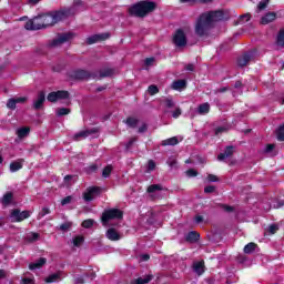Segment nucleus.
<instances>
[{"label": "nucleus", "mask_w": 284, "mask_h": 284, "mask_svg": "<svg viewBox=\"0 0 284 284\" xmlns=\"http://www.w3.org/2000/svg\"><path fill=\"white\" fill-rule=\"evenodd\" d=\"M223 19V11H210L202 13L195 23V34L197 37H207L214 21H221Z\"/></svg>", "instance_id": "1"}, {"label": "nucleus", "mask_w": 284, "mask_h": 284, "mask_svg": "<svg viewBox=\"0 0 284 284\" xmlns=\"http://www.w3.org/2000/svg\"><path fill=\"white\" fill-rule=\"evenodd\" d=\"M72 12L70 9H61L59 11H52L50 13H44L40 17H38V21L40 23L41 28H49V26H54L55 23H59V21H63V19H67V17H70Z\"/></svg>", "instance_id": "2"}, {"label": "nucleus", "mask_w": 284, "mask_h": 284, "mask_svg": "<svg viewBox=\"0 0 284 284\" xmlns=\"http://www.w3.org/2000/svg\"><path fill=\"white\" fill-rule=\"evenodd\" d=\"M154 10H156V2L144 0V1L138 2L132 8H130L129 12L134 17L143 18V17H148L150 12H154Z\"/></svg>", "instance_id": "3"}, {"label": "nucleus", "mask_w": 284, "mask_h": 284, "mask_svg": "<svg viewBox=\"0 0 284 284\" xmlns=\"http://www.w3.org/2000/svg\"><path fill=\"white\" fill-rule=\"evenodd\" d=\"M123 219V211L119 209H110L102 213V225L106 226L110 224L111 221H121Z\"/></svg>", "instance_id": "4"}, {"label": "nucleus", "mask_w": 284, "mask_h": 284, "mask_svg": "<svg viewBox=\"0 0 284 284\" xmlns=\"http://www.w3.org/2000/svg\"><path fill=\"white\" fill-rule=\"evenodd\" d=\"M101 192H103V189H101V186H89L83 193V199L85 203L94 201V199L99 196Z\"/></svg>", "instance_id": "5"}, {"label": "nucleus", "mask_w": 284, "mask_h": 284, "mask_svg": "<svg viewBox=\"0 0 284 284\" xmlns=\"http://www.w3.org/2000/svg\"><path fill=\"white\" fill-rule=\"evenodd\" d=\"M72 39H74V33L72 32L62 33L51 42V47L59 48V45H63V43H68V41H72Z\"/></svg>", "instance_id": "6"}, {"label": "nucleus", "mask_w": 284, "mask_h": 284, "mask_svg": "<svg viewBox=\"0 0 284 284\" xmlns=\"http://www.w3.org/2000/svg\"><path fill=\"white\" fill-rule=\"evenodd\" d=\"M173 43L176 48H185L187 45V37H185V32L182 29L176 30L173 36Z\"/></svg>", "instance_id": "7"}, {"label": "nucleus", "mask_w": 284, "mask_h": 284, "mask_svg": "<svg viewBox=\"0 0 284 284\" xmlns=\"http://www.w3.org/2000/svg\"><path fill=\"white\" fill-rule=\"evenodd\" d=\"M70 93L68 91H53L48 94L47 101L50 103H57V101H63V99H68Z\"/></svg>", "instance_id": "8"}, {"label": "nucleus", "mask_w": 284, "mask_h": 284, "mask_svg": "<svg viewBox=\"0 0 284 284\" xmlns=\"http://www.w3.org/2000/svg\"><path fill=\"white\" fill-rule=\"evenodd\" d=\"M26 219H30V211H20L19 209H14L11 212V221L13 223H21V221H26Z\"/></svg>", "instance_id": "9"}, {"label": "nucleus", "mask_w": 284, "mask_h": 284, "mask_svg": "<svg viewBox=\"0 0 284 284\" xmlns=\"http://www.w3.org/2000/svg\"><path fill=\"white\" fill-rule=\"evenodd\" d=\"M99 132V129H85L74 134L73 139L74 141H81L83 139H88V136H92V134H97Z\"/></svg>", "instance_id": "10"}, {"label": "nucleus", "mask_w": 284, "mask_h": 284, "mask_svg": "<svg viewBox=\"0 0 284 284\" xmlns=\"http://www.w3.org/2000/svg\"><path fill=\"white\" fill-rule=\"evenodd\" d=\"M106 39H110V33L93 34L87 39V43L92 45V43H99V41H105Z\"/></svg>", "instance_id": "11"}, {"label": "nucleus", "mask_w": 284, "mask_h": 284, "mask_svg": "<svg viewBox=\"0 0 284 284\" xmlns=\"http://www.w3.org/2000/svg\"><path fill=\"white\" fill-rule=\"evenodd\" d=\"M28 101L27 97L11 98L7 102V108L9 110H17V103H26Z\"/></svg>", "instance_id": "12"}, {"label": "nucleus", "mask_w": 284, "mask_h": 284, "mask_svg": "<svg viewBox=\"0 0 284 284\" xmlns=\"http://www.w3.org/2000/svg\"><path fill=\"white\" fill-rule=\"evenodd\" d=\"M252 61V53H244L237 58L239 68H245Z\"/></svg>", "instance_id": "13"}, {"label": "nucleus", "mask_w": 284, "mask_h": 284, "mask_svg": "<svg viewBox=\"0 0 284 284\" xmlns=\"http://www.w3.org/2000/svg\"><path fill=\"white\" fill-rule=\"evenodd\" d=\"M43 103H45V92L40 91L37 100L33 102L34 110H41V108H43Z\"/></svg>", "instance_id": "14"}, {"label": "nucleus", "mask_w": 284, "mask_h": 284, "mask_svg": "<svg viewBox=\"0 0 284 284\" xmlns=\"http://www.w3.org/2000/svg\"><path fill=\"white\" fill-rule=\"evenodd\" d=\"M26 30H41V24L39 23V18L29 20L24 24Z\"/></svg>", "instance_id": "15"}, {"label": "nucleus", "mask_w": 284, "mask_h": 284, "mask_svg": "<svg viewBox=\"0 0 284 284\" xmlns=\"http://www.w3.org/2000/svg\"><path fill=\"white\" fill-rule=\"evenodd\" d=\"M23 163H26V160L18 159L10 163V172H19V170L23 169Z\"/></svg>", "instance_id": "16"}, {"label": "nucleus", "mask_w": 284, "mask_h": 284, "mask_svg": "<svg viewBox=\"0 0 284 284\" xmlns=\"http://www.w3.org/2000/svg\"><path fill=\"white\" fill-rule=\"evenodd\" d=\"M74 79H78L80 81H85V79H90L92 74L87 70H78L73 73Z\"/></svg>", "instance_id": "17"}, {"label": "nucleus", "mask_w": 284, "mask_h": 284, "mask_svg": "<svg viewBox=\"0 0 284 284\" xmlns=\"http://www.w3.org/2000/svg\"><path fill=\"white\" fill-rule=\"evenodd\" d=\"M232 154H234V146H226L224 153L217 155V161H225V159H230Z\"/></svg>", "instance_id": "18"}, {"label": "nucleus", "mask_w": 284, "mask_h": 284, "mask_svg": "<svg viewBox=\"0 0 284 284\" xmlns=\"http://www.w3.org/2000/svg\"><path fill=\"white\" fill-rule=\"evenodd\" d=\"M106 239H109V241H121V234L116 232L115 229L111 227L106 231Z\"/></svg>", "instance_id": "19"}, {"label": "nucleus", "mask_w": 284, "mask_h": 284, "mask_svg": "<svg viewBox=\"0 0 284 284\" xmlns=\"http://www.w3.org/2000/svg\"><path fill=\"white\" fill-rule=\"evenodd\" d=\"M61 276H63V273L58 271L57 273H52L51 275L47 276L44 281L45 283H58V281H61Z\"/></svg>", "instance_id": "20"}, {"label": "nucleus", "mask_w": 284, "mask_h": 284, "mask_svg": "<svg viewBox=\"0 0 284 284\" xmlns=\"http://www.w3.org/2000/svg\"><path fill=\"white\" fill-rule=\"evenodd\" d=\"M45 263H48V260L45 257H40L38 261L29 264V270H41Z\"/></svg>", "instance_id": "21"}, {"label": "nucleus", "mask_w": 284, "mask_h": 284, "mask_svg": "<svg viewBox=\"0 0 284 284\" xmlns=\"http://www.w3.org/2000/svg\"><path fill=\"white\" fill-rule=\"evenodd\" d=\"M276 20V12H268L261 19L262 26H267V23H272V21Z\"/></svg>", "instance_id": "22"}, {"label": "nucleus", "mask_w": 284, "mask_h": 284, "mask_svg": "<svg viewBox=\"0 0 284 284\" xmlns=\"http://www.w3.org/2000/svg\"><path fill=\"white\" fill-rule=\"evenodd\" d=\"M193 271L195 272V274L197 276H201V274H203L205 272V262H203V261L195 262L193 264Z\"/></svg>", "instance_id": "23"}, {"label": "nucleus", "mask_w": 284, "mask_h": 284, "mask_svg": "<svg viewBox=\"0 0 284 284\" xmlns=\"http://www.w3.org/2000/svg\"><path fill=\"white\" fill-rule=\"evenodd\" d=\"M12 201H14V193H12V192L4 193L1 199V203H2V205H4V207H7V205H10V203H12Z\"/></svg>", "instance_id": "24"}, {"label": "nucleus", "mask_w": 284, "mask_h": 284, "mask_svg": "<svg viewBox=\"0 0 284 284\" xmlns=\"http://www.w3.org/2000/svg\"><path fill=\"white\" fill-rule=\"evenodd\" d=\"M18 139H26L28 134H30V128L29 126H23L17 130L16 132Z\"/></svg>", "instance_id": "25"}, {"label": "nucleus", "mask_w": 284, "mask_h": 284, "mask_svg": "<svg viewBox=\"0 0 284 284\" xmlns=\"http://www.w3.org/2000/svg\"><path fill=\"white\" fill-rule=\"evenodd\" d=\"M187 82L185 80H176L172 83L173 90H185Z\"/></svg>", "instance_id": "26"}, {"label": "nucleus", "mask_w": 284, "mask_h": 284, "mask_svg": "<svg viewBox=\"0 0 284 284\" xmlns=\"http://www.w3.org/2000/svg\"><path fill=\"white\" fill-rule=\"evenodd\" d=\"M197 113L201 115H205L210 113V103H203L197 106Z\"/></svg>", "instance_id": "27"}, {"label": "nucleus", "mask_w": 284, "mask_h": 284, "mask_svg": "<svg viewBox=\"0 0 284 284\" xmlns=\"http://www.w3.org/2000/svg\"><path fill=\"white\" fill-rule=\"evenodd\" d=\"M200 236L201 235L199 233L192 231L186 235L185 241H187L189 243H196V241H199Z\"/></svg>", "instance_id": "28"}, {"label": "nucleus", "mask_w": 284, "mask_h": 284, "mask_svg": "<svg viewBox=\"0 0 284 284\" xmlns=\"http://www.w3.org/2000/svg\"><path fill=\"white\" fill-rule=\"evenodd\" d=\"M161 145L166 146V145H179V138L173 136L166 140H163L161 142Z\"/></svg>", "instance_id": "29"}, {"label": "nucleus", "mask_w": 284, "mask_h": 284, "mask_svg": "<svg viewBox=\"0 0 284 284\" xmlns=\"http://www.w3.org/2000/svg\"><path fill=\"white\" fill-rule=\"evenodd\" d=\"M163 190V185L161 184H153L150 185L146 190L149 194H154V192H161Z\"/></svg>", "instance_id": "30"}, {"label": "nucleus", "mask_w": 284, "mask_h": 284, "mask_svg": "<svg viewBox=\"0 0 284 284\" xmlns=\"http://www.w3.org/2000/svg\"><path fill=\"white\" fill-rule=\"evenodd\" d=\"M257 245L254 242H251L244 246V254H252L256 250Z\"/></svg>", "instance_id": "31"}, {"label": "nucleus", "mask_w": 284, "mask_h": 284, "mask_svg": "<svg viewBox=\"0 0 284 284\" xmlns=\"http://www.w3.org/2000/svg\"><path fill=\"white\" fill-rule=\"evenodd\" d=\"M114 74V69H103L100 71V79H105L106 77H112Z\"/></svg>", "instance_id": "32"}, {"label": "nucleus", "mask_w": 284, "mask_h": 284, "mask_svg": "<svg viewBox=\"0 0 284 284\" xmlns=\"http://www.w3.org/2000/svg\"><path fill=\"white\" fill-rule=\"evenodd\" d=\"M125 124L129 125V128H136V125H139V119L136 118H128L125 121H124Z\"/></svg>", "instance_id": "33"}, {"label": "nucleus", "mask_w": 284, "mask_h": 284, "mask_svg": "<svg viewBox=\"0 0 284 284\" xmlns=\"http://www.w3.org/2000/svg\"><path fill=\"white\" fill-rule=\"evenodd\" d=\"M150 281H152V276L145 275L144 277H139L134 280V284H148Z\"/></svg>", "instance_id": "34"}, {"label": "nucleus", "mask_w": 284, "mask_h": 284, "mask_svg": "<svg viewBox=\"0 0 284 284\" xmlns=\"http://www.w3.org/2000/svg\"><path fill=\"white\" fill-rule=\"evenodd\" d=\"M83 241H85V239L81 235L73 237L74 247H81V245H83Z\"/></svg>", "instance_id": "35"}, {"label": "nucleus", "mask_w": 284, "mask_h": 284, "mask_svg": "<svg viewBox=\"0 0 284 284\" xmlns=\"http://www.w3.org/2000/svg\"><path fill=\"white\" fill-rule=\"evenodd\" d=\"M276 44L280 45V48H284V32L280 31L276 39Z\"/></svg>", "instance_id": "36"}, {"label": "nucleus", "mask_w": 284, "mask_h": 284, "mask_svg": "<svg viewBox=\"0 0 284 284\" xmlns=\"http://www.w3.org/2000/svg\"><path fill=\"white\" fill-rule=\"evenodd\" d=\"M148 92L151 97H154V94H159V87L154 85V84H151L149 88H148Z\"/></svg>", "instance_id": "37"}, {"label": "nucleus", "mask_w": 284, "mask_h": 284, "mask_svg": "<svg viewBox=\"0 0 284 284\" xmlns=\"http://www.w3.org/2000/svg\"><path fill=\"white\" fill-rule=\"evenodd\" d=\"M27 241L29 243H34V241H39V233H30L28 236H27Z\"/></svg>", "instance_id": "38"}, {"label": "nucleus", "mask_w": 284, "mask_h": 284, "mask_svg": "<svg viewBox=\"0 0 284 284\" xmlns=\"http://www.w3.org/2000/svg\"><path fill=\"white\" fill-rule=\"evenodd\" d=\"M69 112H70V109H68V108L57 109L58 116H65V115H68Z\"/></svg>", "instance_id": "39"}, {"label": "nucleus", "mask_w": 284, "mask_h": 284, "mask_svg": "<svg viewBox=\"0 0 284 284\" xmlns=\"http://www.w3.org/2000/svg\"><path fill=\"white\" fill-rule=\"evenodd\" d=\"M227 130H230V125L217 126L215 129V134L219 136V134H223V132H227Z\"/></svg>", "instance_id": "40"}, {"label": "nucleus", "mask_w": 284, "mask_h": 284, "mask_svg": "<svg viewBox=\"0 0 284 284\" xmlns=\"http://www.w3.org/2000/svg\"><path fill=\"white\" fill-rule=\"evenodd\" d=\"M276 134H277V141H284V125L277 129Z\"/></svg>", "instance_id": "41"}, {"label": "nucleus", "mask_w": 284, "mask_h": 284, "mask_svg": "<svg viewBox=\"0 0 284 284\" xmlns=\"http://www.w3.org/2000/svg\"><path fill=\"white\" fill-rule=\"evenodd\" d=\"M166 112H171L173 119H179L180 115L182 114L181 108H179V106H175L174 111H166Z\"/></svg>", "instance_id": "42"}, {"label": "nucleus", "mask_w": 284, "mask_h": 284, "mask_svg": "<svg viewBox=\"0 0 284 284\" xmlns=\"http://www.w3.org/2000/svg\"><path fill=\"white\" fill-rule=\"evenodd\" d=\"M164 105L165 108H168V110H172L176 108V105L174 104V101H172V99H165L164 100Z\"/></svg>", "instance_id": "43"}, {"label": "nucleus", "mask_w": 284, "mask_h": 284, "mask_svg": "<svg viewBox=\"0 0 284 284\" xmlns=\"http://www.w3.org/2000/svg\"><path fill=\"white\" fill-rule=\"evenodd\" d=\"M112 174V165H108L106 168L103 169L102 176L104 179H108Z\"/></svg>", "instance_id": "44"}, {"label": "nucleus", "mask_w": 284, "mask_h": 284, "mask_svg": "<svg viewBox=\"0 0 284 284\" xmlns=\"http://www.w3.org/2000/svg\"><path fill=\"white\" fill-rule=\"evenodd\" d=\"M94 225V220H85L82 222V227H85L87 230L92 227Z\"/></svg>", "instance_id": "45"}, {"label": "nucleus", "mask_w": 284, "mask_h": 284, "mask_svg": "<svg viewBox=\"0 0 284 284\" xmlns=\"http://www.w3.org/2000/svg\"><path fill=\"white\" fill-rule=\"evenodd\" d=\"M270 234H276L278 232V224H272L268 226Z\"/></svg>", "instance_id": "46"}, {"label": "nucleus", "mask_w": 284, "mask_h": 284, "mask_svg": "<svg viewBox=\"0 0 284 284\" xmlns=\"http://www.w3.org/2000/svg\"><path fill=\"white\" fill-rule=\"evenodd\" d=\"M215 191H216V187L213 186V185H209V186H205V187H204L205 194H212V193L215 192Z\"/></svg>", "instance_id": "47"}, {"label": "nucleus", "mask_w": 284, "mask_h": 284, "mask_svg": "<svg viewBox=\"0 0 284 284\" xmlns=\"http://www.w3.org/2000/svg\"><path fill=\"white\" fill-rule=\"evenodd\" d=\"M268 0L261 1L257 6L258 10H265L267 8Z\"/></svg>", "instance_id": "48"}, {"label": "nucleus", "mask_w": 284, "mask_h": 284, "mask_svg": "<svg viewBox=\"0 0 284 284\" xmlns=\"http://www.w3.org/2000/svg\"><path fill=\"white\" fill-rule=\"evenodd\" d=\"M197 175H199V172H196V170H194V169H190L186 171V176L192 178V176H197Z\"/></svg>", "instance_id": "49"}, {"label": "nucleus", "mask_w": 284, "mask_h": 284, "mask_svg": "<svg viewBox=\"0 0 284 284\" xmlns=\"http://www.w3.org/2000/svg\"><path fill=\"white\" fill-rule=\"evenodd\" d=\"M99 166L97 164H91L89 168H87L88 174H92V172H97Z\"/></svg>", "instance_id": "50"}, {"label": "nucleus", "mask_w": 284, "mask_h": 284, "mask_svg": "<svg viewBox=\"0 0 284 284\" xmlns=\"http://www.w3.org/2000/svg\"><path fill=\"white\" fill-rule=\"evenodd\" d=\"M69 203H72V196H71V195L64 197V199L61 201V205H69Z\"/></svg>", "instance_id": "51"}, {"label": "nucleus", "mask_w": 284, "mask_h": 284, "mask_svg": "<svg viewBox=\"0 0 284 284\" xmlns=\"http://www.w3.org/2000/svg\"><path fill=\"white\" fill-rule=\"evenodd\" d=\"M144 65H146L148 68H150V65H154V58H146L144 60Z\"/></svg>", "instance_id": "52"}, {"label": "nucleus", "mask_w": 284, "mask_h": 284, "mask_svg": "<svg viewBox=\"0 0 284 284\" xmlns=\"http://www.w3.org/2000/svg\"><path fill=\"white\" fill-rule=\"evenodd\" d=\"M207 181H210L211 183H216V181H219V178L214 174H209Z\"/></svg>", "instance_id": "53"}, {"label": "nucleus", "mask_w": 284, "mask_h": 284, "mask_svg": "<svg viewBox=\"0 0 284 284\" xmlns=\"http://www.w3.org/2000/svg\"><path fill=\"white\" fill-rule=\"evenodd\" d=\"M274 148H275L274 144H267L266 148H265V150H264V152H265L266 154H270V152H273V151H274Z\"/></svg>", "instance_id": "54"}, {"label": "nucleus", "mask_w": 284, "mask_h": 284, "mask_svg": "<svg viewBox=\"0 0 284 284\" xmlns=\"http://www.w3.org/2000/svg\"><path fill=\"white\" fill-rule=\"evenodd\" d=\"M154 168H156V163H154V161H149V164H148V170L149 172H152L154 170Z\"/></svg>", "instance_id": "55"}, {"label": "nucleus", "mask_w": 284, "mask_h": 284, "mask_svg": "<svg viewBox=\"0 0 284 284\" xmlns=\"http://www.w3.org/2000/svg\"><path fill=\"white\" fill-rule=\"evenodd\" d=\"M70 227H72L70 223H64L60 225V230L63 232H67V230H69Z\"/></svg>", "instance_id": "56"}, {"label": "nucleus", "mask_w": 284, "mask_h": 284, "mask_svg": "<svg viewBox=\"0 0 284 284\" xmlns=\"http://www.w3.org/2000/svg\"><path fill=\"white\" fill-rule=\"evenodd\" d=\"M138 132H139L140 134H143V132H148V124L143 123V124L139 128Z\"/></svg>", "instance_id": "57"}, {"label": "nucleus", "mask_w": 284, "mask_h": 284, "mask_svg": "<svg viewBox=\"0 0 284 284\" xmlns=\"http://www.w3.org/2000/svg\"><path fill=\"white\" fill-rule=\"evenodd\" d=\"M250 19H252V17L250 16V13L243 14L241 16V21L243 23H245V21H250Z\"/></svg>", "instance_id": "58"}, {"label": "nucleus", "mask_w": 284, "mask_h": 284, "mask_svg": "<svg viewBox=\"0 0 284 284\" xmlns=\"http://www.w3.org/2000/svg\"><path fill=\"white\" fill-rule=\"evenodd\" d=\"M185 70H187V72H194V64H186Z\"/></svg>", "instance_id": "59"}, {"label": "nucleus", "mask_w": 284, "mask_h": 284, "mask_svg": "<svg viewBox=\"0 0 284 284\" xmlns=\"http://www.w3.org/2000/svg\"><path fill=\"white\" fill-rule=\"evenodd\" d=\"M47 214H50V209L43 207L41 212V216H45Z\"/></svg>", "instance_id": "60"}, {"label": "nucleus", "mask_w": 284, "mask_h": 284, "mask_svg": "<svg viewBox=\"0 0 284 284\" xmlns=\"http://www.w3.org/2000/svg\"><path fill=\"white\" fill-rule=\"evenodd\" d=\"M195 223H203V215H196Z\"/></svg>", "instance_id": "61"}, {"label": "nucleus", "mask_w": 284, "mask_h": 284, "mask_svg": "<svg viewBox=\"0 0 284 284\" xmlns=\"http://www.w3.org/2000/svg\"><path fill=\"white\" fill-rule=\"evenodd\" d=\"M223 210H225V212H233L234 209L232 206L223 205Z\"/></svg>", "instance_id": "62"}, {"label": "nucleus", "mask_w": 284, "mask_h": 284, "mask_svg": "<svg viewBox=\"0 0 284 284\" xmlns=\"http://www.w3.org/2000/svg\"><path fill=\"white\" fill-rule=\"evenodd\" d=\"M142 261H150V255L143 254L141 255Z\"/></svg>", "instance_id": "63"}, {"label": "nucleus", "mask_w": 284, "mask_h": 284, "mask_svg": "<svg viewBox=\"0 0 284 284\" xmlns=\"http://www.w3.org/2000/svg\"><path fill=\"white\" fill-rule=\"evenodd\" d=\"M22 284H32V280L24 278V280H22Z\"/></svg>", "instance_id": "64"}]
</instances>
